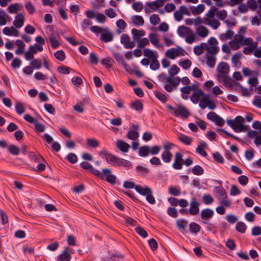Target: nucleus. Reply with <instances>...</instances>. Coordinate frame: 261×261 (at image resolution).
Here are the masks:
<instances>
[{
  "instance_id": "1",
  "label": "nucleus",
  "mask_w": 261,
  "mask_h": 261,
  "mask_svg": "<svg viewBox=\"0 0 261 261\" xmlns=\"http://www.w3.org/2000/svg\"><path fill=\"white\" fill-rule=\"evenodd\" d=\"M80 166L84 169L89 170L90 172L97 177L107 181L108 182L114 185L116 181V176L112 174L110 169L105 168L101 169V172L94 168L92 165L88 162H82Z\"/></svg>"
},
{
  "instance_id": "2",
  "label": "nucleus",
  "mask_w": 261,
  "mask_h": 261,
  "mask_svg": "<svg viewBox=\"0 0 261 261\" xmlns=\"http://www.w3.org/2000/svg\"><path fill=\"white\" fill-rule=\"evenodd\" d=\"M244 118L237 116L234 119H227L226 123L236 133L245 132L250 129L249 126L244 124Z\"/></svg>"
},
{
  "instance_id": "3",
  "label": "nucleus",
  "mask_w": 261,
  "mask_h": 261,
  "mask_svg": "<svg viewBox=\"0 0 261 261\" xmlns=\"http://www.w3.org/2000/svg\"><path fill=\"white\" fill-rule=\"evenodd\" d=\"M214 191L218 194L220 196V199H222V200L220 202V203L225 205L226 207H229L231 204V202L230 200L227 199V193L225 189L221 186H216L214 188Z\"/></svg>"
},
{
  "instance_id": "4",
  "label": "nucleus",
  "mask_w": 261,
  "mask_h": 261,
  "mask_svg": "<svg viewBox=\"0 0 261 261\" xmlns=\"http://www.w3.org/2000/svg\"><path fill=\"white\" fill-rule=\"evenodd\" d=\"M178 47V48H172L168 49L165 53L166 56L172 60L175 59L177 56H184L183 52H185V49L180 46Z\"/></svg>"
},
{
  "instance_id": "5",
  "label": "nucleus",
  "mask_w": 261,
  "mask_h": 261,
  "mask_svg": "<svg viewBox=\"0 0 261 261\" xmlns=\"http://www.w3.org/2000/svg\"><path fill=\"white\" fill-rule=\"evenodd\" d=\"M214 215V212L213 210L210 208L202 210L200 212L201 223L202 224L207 223V221L213 217Z\"/></svg>"
},
{
  "instance_id": "6",
  "label": "nucleus",
  "mask_w": 261,
  "mask_h": 261,
  "mask_svg": "<svg viewBox=\"0 0 261 261\" xmlns=\"http://www.w3.org/2000/svg\"><path fill=\"white\" fill-rule=\"evenodd\" d=\"M183 155L179 152H176L175 154L174 162L172 164V167L175 170H180L182 168L184 160Z\"/></svg>"
},
{
  "instance_id": "7",
  "label": "nucleus",
  "mask_w": 261,
  "mask_h": 261,
  "mask_svg": "<svg viewBox=\"0 0 261 261\" xmlns=\"http://www.w3.org/2000/svg\"><path fill=\"white\" fill-rule=\"evenodd\" d=\"M174 114L175 116H180L183 118H187L190 113L187 109L181 105L177 106V108L174 111Z\"/></svg>"
},
{
  "instance_id": "8",
  "label": "nucleus",
  "mask_w": 261,
  "mask_h": 261,
  "mask_svg": "<svg viewBox=\"0 0 261 261\" xmlns=\"http://www.w3.org/2000/svg\"><path fill=\"white\" fill-rule=\"evenodd\" d=\"M200 203H199L196 198L193 197L190 202V207L189 210V213L193 216L197 215L199 212Z\"/></svg>"
},
{
  "instance_id": "9",
  "label": "nucleus",
  "mask_w": 261,
  "mask_h": 261,
  "mask_svg": "<svg viewBox=\"0 0 261 261\" xmlns=\"http://www.w3.org/2000/svg\"><path fill=\"white\" fill-rule=\"evenodd\" d=\"M132 127L136 130L132 129L129 130L126 135V137L128 139L134 141L137 139L139 136V134L138 132V130L139 129V126L136 125L134 124H132L130 128Z\"/></svg>"
},
{
  "instance_id": "10",
  "label": "nucleus",
  "mask_w": 261,
  "mask_h": 261,
  "mask_svg": "<svg viewBox=\"0 0 261 261\" xmlns=\"http://www.w3.org/2000/svg\"><path fill=\"white\" fill-rule=\"evenodd\" d=\"M113 34L108 29L105 28L101 34L100 39L102 41L106 43L112 41L113 39Z\"/></svg>"
},
{
  "instance_id": "11",
  "label": "nucleus",
  "mask_w": 261,
  "mask_h": 261,
  "mask_svg": "<svg viewBox=\"0 0 261 261\" xmlns=\"http://www.w3.org/2000/svg\"><path fill=\"white\" fill-rule=\"evenodd\" d=\"M218 71L221 74L219 76L223 77L229 71V67L226 62H221L217 67Z\"/></svg>"
},
{
  "instance_id": "12",
  "label": "nucleus",
  "mask_w": 261,
  "mask_h": 261,
  "mask_svg": "<svg viewBox=\"0 0 261 261\" xmlns=\"http://www.w3.org/2000/svg\"><path fill=\"white\" fill-rule=\"evenodd\" d=\"M24 20V16L20 13L15 16V19L13 22V24L16 28H20L23 26Z\"/></svg>"
},
{
  "instance_id": "13",
  "label": "nucleus",
  "mask_w": 261,
  "mask_h": 261,
  "mask_svg": "<svg viewBox=\"0 0 261 261\" xmlns=\"http://www.w3.org/2000/svg\"><path fill=\"white\" fill-rule=\"evenodd\" d=\"M188 222L185 219H178L176 222V225L181 233H185V231L187 232V227Z\"/></svg>"
},
{
  "instance_id": "14",
  "label": "nucleus",
  "mask_w": 261,
  "mask_h": 261,
  "mask_svg": "<svg viewBox=\"0 0 261 261\" xmlns=\"http://www.w3.org/2000/svg\"><path fill=\"white\" fill-rule=\"evenodd\" d=\"M146 6L149 7L152 11H155L163 6V2L161 0H155L153 2L146 3Z\"/></svg>"
},
{
  "instance_id": "15",
  "label": "nucleus",
  "mask_w": 261,
  "mask_h": 261,
  "mask_svg": "<svg viewBox=\"0 0 261 261\" xmlns=\"http://www.w3.org/2000/svg\"><path fill=\"white\" fill-rule=\"evenodd\" d=\"M177 33L180 37H184L186 35L192 33V31L188 27L181 25L177 29Z\"/></svg>"
},
{
  "instance_id": "16",
  "label": "nucleus",
  "mask_w": 261,
  "mask_h": 261,
  "mask_svg": "<svg viewBox=\"0 0 261 261\" xmlns=\"http://www.w3.org/2000/svg\"><path fill=\"white\" fill-rule=\"evenodd\" d=\"M129 107L140 113L143 109V104L140 101V100L136 99L135 101L130 102Z\"/></svg>"
},
{
  "instance_id": "17",
  "label": "nucleus",
  "mask_w": 261,
  "mask_h": 261,
  "mask_svg": "<svg viewBox=\"0 0 261 261\" xmlns=\"http://www.w3.org/2000/svg\"><path fill=\"white\" fill-rule=\"evenodd\" d=\"M117 147L123 152H127L130 148V145L122 140H118L116 143Z\"/></svg>"
},
{
  "instance_id": "18",
  "label": "nucleus",
  "mask_w": 261,
  "mask_h": 261,
  "mask_svg": "<svg viewBox=\"0 0 261 261\" xmlns=\"http://www.w3.org/2000/svg\"><path fill=\"white\" fill-rule=\"evenodd\" d=\"M242 54L240 51L236 53L232 57L231 62L237 68H239L241 66V62L239 61V60L242 58Z\"/></svg>"
},
{
  "instance_id": "19",
  "label": "nucleus",
  "mask_w": 261,
  "mask_h": 261,
  "mask_svg": "<svg viewBox=\"0 0 261 261\" xmlns=\"http://www.w3.org/2000/svg\"><path fill=\"white\" fill-rule=\"evenodd\" d=\"M135 190L141 195L146 196L151 191V189L148 187H143L140 185H137Z\"/></svg>"
},
{
  "instance_id": "20",
  "label": "nucleus",
  "mask_w": 261,
  "mask_h": 261,
  "mask_svg": "<svg viewBox=\"0 0 261 261\" xmlns=\"http://www.w3.org/2000/svg\"><path fill=\"white\" fill-rule=\"evenodd\" d=\"M204 94L203 90L193 92L190 97V100L193 103L196 104L199 101L200 97H202Z\"/></svg>"
},
{
  "instance_id": "21",
  "label": "nucleus",
  "mask_w": 261,
  "mask_h": 261,
  "mask_svg": "<svg viewBox=\"0 0 261 261\" xmlns=\"http://www.w3.org/2000/svg\"><path fill=\"white\" fill-rule=\"evenodd\" d=\"M181 79L179 76H176L174 79L173 77L169 76L167 79L166 83H169L174 89H176L178 85L180 83Z\"/></svg>"
},
{
  "instance_id": "22",
  "label": "nucleus",
  "mask_w": 261,
  "mask_h": 261,
  "mask_svg": "<svg viewBox=\"0 0 261 261\" xmlns=\"http://www.w3.org/2000/svg\"><path fill=\"white\" fill-rule=\"evenodd\" d=\"M68 252L67 250L64 249L62 253L57 256V260L70 261L72 257Z\"/></svg>"
},
{
  "instance_id": "23",
  "label": "nucleus",
  "mask_w": 261,
  "mask_h": 261,
  "mask_svg": "<svg viewBox=\"0 0 261 261\" xmlns=\"http://www.w3.org/2000/svg\"><path fill=\"white\" fill-rule=\"evenodd\" d=\"M208 32L209 31L208 29L203 25H200L196 29L197 34L202 38L206 37Z\"/></svg>"
},
{
  "instance_id": "24",
  "label": "nucleus",
  "mask_w": 261,
  "mask_h": 261,
  "mask_svg": "<svg viewBox=\"0 0 261 261\" xmlns=\"http://www.w3.org/2000/svg\"><path fill=\"white\" fill-rule=\"evenodd\" d=\"M173 154L170 151H164L162 154L161 158L164 163H168L172 160Z\"/></svg>"
},
{
  "instance_id": "25",
  "label": "nucleus",
  "mask_w": 261,
  "mask_h": 261,
  "mask_svg": "<svg viewBox=\"0 0 261 261\" xmlns=\"http://www.w3.org/2000/svg\"><path fill=\"white\" fill-rule=\"evenodd\" d=\"M143 55L145 57H147L150 60L153 59L155 58H158V55L157 54L155 53L153 50L148 48H145L144 49Z\"/></svg>"
},
{
  "instance_id": "26",
  "label": "nucleus",
  "mask_w": 261,
  "mask_h": 261,
  "mask_svg": "<svg viewBox=\"0 0 261 261\" xmlns=\"http://www.w3.org/2000/svg\"><path fill=\"white\" fill-rule=\"evenodd\" d=\"M204 23L212 27L213 29L214 30L217 29L220 25V22L218 20L215 19H213V21L212 22L211 20L210 19L207 18H205Z\"/></svg>"
},
{
  "instance_id": "27",
  "label": "nucleus",
  "mask_w": 261,
  "mask_h": 261,
  "mask_svg": "<svg viewBox=\"0 0 261 261\" xmlns=\"http://www.w3.org/2000/svg\"><path fill=\"white\" fill-rule=\"evenodd\" d=\"M200 144L201 146L199 145L196 149V151L202 156L206 157L207 155V154L203 147H206L207 144L205 142L202 141L200 142Z\"/></svg>"
},
{
  "instance_id": "28",
  "label": "nucleus",
  "mask_w": 261,
  "mask_h": 261,
  "mask_svg": "<svg viewBox=\"0 0 261 261\" xmlns=\"http://www.w3.org/2000/svg\"><path fill=\"white\" fill-rule=\"evenodd\" d=\"M190 9L193 14L198 15L201 14L204 11L205 6L203 4H199L196 8L194 6H191Z\"/></svg>"
},
{
  "instance_id": "29",
  "label": "nucleus",
  "mask_w": 261,
  "mask_h": 261,
  "mask_svg": "<svg viewBox=\"0 0 261 261\" xmlns=\"http://www.w3.org/2000/svg\"><path fill=\"white\" fill-rule=\"evenodd\" d=\"M254 75L255 76L250 78L247 81L248 84L251 87H255L258 83L257 76L259 75V72L258 71H254Z\"/></svg>"
},
{
  "instance_id": "30",
  "label": "nucleus",
  "mask_w": 261,
  "mask_h": 261,
  "mask_svg": "<svg viewBox=\"0 0 261 261\" xmlns=\"http://www.w3.org/2000/svg\"><path fill=\"white\" fill-rule=\"evenodd\" d=\"M208 97L209 94L205 93L202 97L199 103V106L201 109L203 110L207 107Z\"/></svg>"
},
{
  "instance_id": "31",
  "label": "nucleus",
  "mask_w": 261,
  "mask_h": 261,
  "mask_svg": "<svg viewBox=\"0 0 261 261\" xmlns=\"http://www.w3.org/2000/svg\"><path fill=\"white\" fill-rule=\"evenodd\" d=\"M149 146L148 145H144L141 146L139 148V154L141 157H146L149 155Z\"/></svg>"
},
{
  "instance_id": "32",
  "label": "nucleus",
  "mask_w": 261,
  "mask_h": 261,
  "mask_svg": "<svg viewBox=\"0 0 261 261\" xmlns=\"http://www.w3.org/2000/svg\"><path fill=\"white\" fill-rule=\"evenodd\" d=\"M201 226L194 222H191L189 224V230L192 233H197L200 230Z\"/></svg>"
},
{
  "instance_id": "33",
  "label": "nucleus",
  "mask_w": 261,
  "mask_h": 261,
  "mask_svg": "<svg viewBox=\"0 0 261 261\" xmlns=\"http://www.w3.org/2000/svg\"><path fill=\"white\" fill-rule=\"evenodd\" d=\"M192 171L195 175H202L204 172V170L200 165H195L193 168L188 169V172Z\"/></svg>"
},
{
  "instance_id": "34",
  "label": "nucleus",
  "mask_w": 261,
  "mask_h": 261,
  "mask_svg": "<svg viewBox=\"0 0 261 261\" xmlns=\"http://www.w3.org/2000/svg\"><path fill=\"white\" fill-rule=\"evenodd\" d=\"M132 19L135 25L142 26L144 23L143 18L140 15H134L132 17Z\"/></svg>"
},
{
  "instance_id": "35",
  "label": "nucleus",
  "mask_w": 261,
  "mask_h": 261,
  "mask_svg": "<svg viewBox=\"0 0 261 261\" xmlns=\"http://www.w3.org/2000/svg\"><path fill=\"white\" fill-rule=\"evenodd\" d=\"M232 81L233 82L234 86H239L241 88L242 93V96L248 97L251 95V93L247 88L244 87L239 82H236L233 80H232Z\"/></svg>"
},
{
  "instance_id": "36",
  "label": "nucleus",
  "mask_w": 261,
  "mask_h": 261,
  "mask_svg": "<svg viewBox=\"0 0 261 261\" xmlns=\"http://www.w3.org/2000/svg\"><path fill=\"white\" fill-rule=\"evenodd\" d=\"M149 38L151 43L155 46L158 47L161 46V45L159 43V41L157 37V35L155 33H150L149 35Z\"/></svg>"
},
{
  "instance_id": "37",
  "label": "nucleus",
  "mask_w": 261,
  "mask_h": 261,
  "mask_svg": "<svg viewBox=\"0 0 261 261\" xmlns=\"http://www.w3.org/2000/svg\"><path fill=\"white\" fill-rule=\"evenodd\" d=\"M257 47V42H255L254 43L249 46L245 47L243 49V53L245 55L251 54Z\"/></svg>"
},
{
  "instance_id": "38",
  "label": "nucleus",
  "mask_w": 261,
  "mask_h": 261,
  "mask_svg": "<svg viewBox=\"0 0 261 261\" xmlns=\"http://www.w3.org/2000/svg\"><path fill=\"white\" fill-rule=\"evenodd\" d=\"M57 71L61 74H68L70 73V71H73V70L69 67L62 65L58 67Z\"/></svg>"
},
{
  "instance_id": "39",
  "label": "nucleus",
  "mask_w": 261,
  "mask_h": 261,
  "mask_svg": "<svg viewBox=\"0 0 261 261\" xmlns=\"http://www.w3.org/2000/svg\"><path fill=\"white\" fill-rule=\"evenodd\" d=\"M8 151L10 153L16 156L18 155L20 152V148L14 144H11L9 146Z\"/></svg>"
},
{
  "instance_id": "40",
  "label": "nucleus",
  "mask_w": 261,
  "mask_h": 261,
  "mask_svg": "<svg viewBox=\"0 0 261 261\" xmlns=\"http://www.w3.org/2000/svg\"><path fill=\"white\" fill-rule=\"evenodd\" d=\"M154 94L155 97L162 102L165 103L168 99V97L161 92L155 91Z\"/></svg>"
},
{
  "instance_id": "41",
  "label": "nucleus",
  "mask_w": 261,
  "mask_h": 261,
  "mask_svg": "<svg viewBox=\"0 0 261 261\" xmlns=\"http://www.w3.org/2000/svg\"><path fill=\"white\" fill-rule=\"evenodd\" d=\"M120 216L125 219V223L127 225H130L131 226H134L136 225L137 222L132 218L123 214L120 215Z\"/></svg>"
},
{
  "instance_id": "42",
  "label": "nucleus",
  "mask_w": 261,
  "mask_h": 261,
  "mask_svg": "<svg viewBox=\"0 0 261 261\" xmlns=\"http://www.w3.org/2000/svg\"><path fill=\"white\" fill-rule=\"evenodd\" d=\"M179 141L184 144L189 145L191 144L192 139L185 134H181V136L178 138Z\"/></svg>"
},
{
  "instance_id": "43",
  "label": "nucleus",
  "mask_w": 261,
  "mask_h": 261,
  "mask_svg": "<svg viewBox=\"0 0 261 261\" xmlns=\"http://www.w3.org/2000/svg\"><path fill=\"white\" fill-rule=\"evenodd\" d=\"M116 25L118 28L117 33L119 34L121 32L120 30H124L127 26V24L124 20L120 19L116 21Z\"/></svg>"
},
{
  "instance_id": "44",
  "label": "nucleus",
  "mask_w": 261,
  "mask_h": 261,
  "mask_svg": "<svg viewBox=\"0 0 261 261\" xmlns=\"http://www.w3.org/2000/svg\"><path fill=\"white\" fill-rule=\"evenodd\" d=\"M87 145L95 148L99 146V142L95 138H88L87 139Z\"/></svg>"
},
{
  "instance_id": "45",
  "label": "nucleus",
  "mask_w": 261,
  "mask_h": 261,
  "mask_svg": "<svg viewBox=\"0 0 261 261\" xmlns=\"http://www.w3.org/2000/svg\"><path fill=\"white\" fill-rule=\"evenodd\" d=\"M247 226L245 224L241 221L238 222L236 226V229L239 232L244 233L245 232Z\"/></svg>"
},
{
  "instance_id": "46",
  "label": "nucleus",
  "mask_w": 261,
  "mask_h": 261,
  "mask_svg": "<svg viewBox=\"0 0 261 261\" xmlns=\"http://www.w3.org/2000/svg\"><path fill=\"white\" fill-rule=\"evenodd\" d=\"M206 64L210 68H213L215 65L216 59L214 56L206 55Z\"/></svg>"
},
{
  "instance_id": "47",
  "label": "nucleus",
  "mask_w": 261,
  "mask_h": 261,
  "mask_svg": "<svg viewBox=\"0 0 261 261\" xmlns=\"http://www.w3.org/2000/svg\"><path fill=\"white\" fill-rule=\"evenodd\" d=\"M108 254V258L111 259H113L114 257H117L118 258H123L124 257V254L117 251H115L114 252L109 251Z\"/></svg>"
},
{
  "instance_id": "48",
  "label": "nucleus",
  "mask_w": 261,
  "mask_h": 261,
  "mask_svg": "<svg viewBox=\"0 0 261 261\" xmlns=\"http://www.w3.org/2000/svg\"><path fill=\"white\" fill-rule=\"evenodd\" d=\"M202 200L205 204L209 205L214 202V199L210 194H204L202 196Z\"/></svg>"
},
{
  "instance_id": "49",
  "label": "nucleus",
  "mask_w": 261,
  "mask_h": 261,
  "mask_svg": "<svg viewBox=\"0 0 261 261\" xmlns=\"http://www.w3.org/2000/svg\"><path fill=\"white\" fill-rule=\"evenodd\" d=\"M219 48L218 46H211L210 47H208L207 49L206 55H211V56L215 57V56L219 52Z\"/></svg>"
},
{
  "instance_id": "50",
  "label": "nucleus",
  "mask_w": 261,
  "mask_h": 261,
  "mask_svg": "<svg viewBox=\"0 0 261 261\" xmlns=\"http://www.w3.org/2000/svg\"><path fill=\"white\" fill-rule=\"evenodd\" d=\"M0 217L2 225H4L9 222L8 216L6 212L1 209H0Z\"/></svg>"
},
{
  "instance_id": "51",
  "label": "nucleus",
  "mask_w": 261,
  "mask_h": 261,
  "mask_svg": "<svg viewBox=\"0 0 261 261\" xmlns=\"http://www.w3.org/2000/svg\"><path fill=\"white\" fill-rule=\"evenodd\" d=\"M19 4L15 3L11 4L7 8L8 12L11 14L16 13L17 11L19 10Z\"/></svg>"
},
{
  "instance_id": "52",
  "label": "nucleus",
  "mask_w": 261,
  "mask_h": 261,
  "mask_svg": "<svg viewBox=\"0 0 261 261\" xmlns=\"http://www.w3.org/2000/svg\"><path fill=\"white\" fill-rule=\"evenodd\" d=\"M54 56L60 61H64L66 58V56L64 51L63 50H58L54 53Z\"/></svg>"
},
{
  "instance_id": "53",
  "label": "nucleus",
  "mask_w": 261,
  "mask_h": 261,
  "mask_svg": "<svg viewBox=\"0 0 261 261\" xmlns=\"http://www.w3.org/2000/svg\"><path fill=\"white\" fill-rule=\"evenodd\" d=\"M213 157L215 161L218 163L223 164L224 163V160L219 152H216L213 153Z\"/></svg>"
},
{
  "instance_id": "54",
  "label": "nucleus",
  "mask_w": 261,
  "mask_h": 261,
  "mask_svg": "<svg viewBox=\"0 0 261 261\" xmlns=\"http://www.w3.org/2000/svg\"><path fill=\"white\" fill-rule=\"evenodd\" d=\"M117 159L118 156H116L114 154L110 153V154L108 155V158H106V162L112 165L113 166H115Z\"/></svg>"
},
{
  "instance_id": "55",
  "label": "nucleus",
  "mask_w": 261,
  "mask_h": 261,
  "mask_svg": "<svg viewBox=\"0 0 261 261\" xmlns=\"http://www.w3.org/2000/svg\"><path fill=\"white\" fill-rule=\"evenodd\" d=\"M117 159L118 156H116L114 154L110 153V154L108 155V158H106V162L112 165L113 166H115Z\"/></svg>"
},
{
  "instance_id": "56",
  "label": "nucleus",
  "mask_w": 261,
  "mask_h": 261,
  "mask_svg": "<svg viewBox=\"0 0 261 261\" xmlns=\"http://www.w3.org/2000/svg\"><path fill=\"white\" fill-rule=\"evenodd\" d=\"M67 160L71 164H75L77 162V156L74 153H69L66 156Z\"/></svg>"
},
{
  "instance_id": "57",
  "label": "nucleus",
  "mask_w": 261,
  "mask_h": 261,
  "mask_svg": "<svg viewBox=\"0 0 261 261\" xmlns=\"http://www.w3.org/2000/svg\"><path fill=\"white\" fill-rule=\"evenodd\" d=\"M180 71V69L176 65H172L171 67L168 71L170 76L173 77L177 74Z\"/></svg>"
},
{
  "instance_id": "58",
  "label": "nucleus",
  "mask_w": 261,
  "mask_h": 261,
  "mask_svg": "<svg viewBox=\"0 0 261 261\" xmlns=\"http://www.w3.org/2000/svg\"><path fill=\"white\" fill-rule=\"evenodd\" d=\"M30 65L32 66L33 68L35 69H39L41 67V62L39 59H33L30 62Z\"/></svg>"
},
{
  "instance_id": "59",
  "label": "nucleus",
  "mask_w": 261,
  "mask_h": 261,
  "mask_svg": "<svg viewBox=\"0 0 261 261\" xmlns=\"http://www.w3.org/2000/svg\"><path fill=\"white\" fill-rule=\"evenodd\" d=\"M135 230L138 234L143 238H145L148 236L147 231L141 226L136 227Z\"/></svg>"
},
{
  "instance_id": "60",
  "label": "nucleus",
  "mask_w": 261,
  "mask_h": 261,
  "mask_svg": "<svg viewBox=\"0 0 261 261\" xmlns=\"http://www.w3.org/2000/svg\"><path fill=\"white\" fill-rule=\"evenodd\" d=\"M169 192L170 194L177 196L180 194L181 192L180 188L179 187H170L169 188Z\"/></svg>"
},
{
  "instance_id": "61",
  "label": "nucleus",
  "mask_w": 261,
  "mask_h": 261,
  "mask_svg": "<svg viewBox=\"0 0 261 261\" xmlns=\"http://www.w3.org/2000/svg\"><path fill=\"white\" fill-rule=\"evenodd\" d=\"M158 58H155L151 60V63L150 65V68L151 70H155L160 68V63L157 60Z\"/></svg>"
},
{
  "instance_id": "62",
  "label": "nucleus",
  "mask_w": 261,
  "mask_h": 261,
  "mask_svg": "<svg viewBox=\"0 0 261 261\" xmlns=\"http://www.w3.org/2000/svg\"><path fill=\"white\" fill-rule=\"evenodd\" d=\"M149 41L147 38H143L138 42L137 47L139 48H143L145 46L148 45Z\"/></svg>"
},
{
  "instance_id": "63",
  "label": "nucleus",
  "mask_w": 261,
  "mask_h": 261,
  "mask_svg": "<svg viewBox=\"0 0 261 261\" xmlns=\"http://www.w3.org/2000/svg\"><path fill=\"white\" fill-rule=\"evenodd\" d=\"M15 111L18 115H21L25 111L24 107L20 102H17L15 106Z\"/></svg>"
},
{
  "instance_id": "64",
  "label": "nucleus",
  "mask_w": 261,
  "mask_h": 261,
  "mask_svg": "<svg viewBox=\"0 0 261 261\" xmlns=\"http://www.w3.org/2000/svg\"><path fill=\"white\" fill-rule=\"evenodd\" d=\"M148 245L152 251H155L158 247V244L156 241L153 238H151L148 241Z\"/></svg>"
}]
</instances>
